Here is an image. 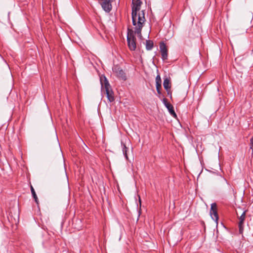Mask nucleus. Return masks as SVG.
<instances>
[{
  "instance_id": "8",
  "label": "nucleus",
  "mask_w": 253,
  "mask_h": 253,
  "mask_svg": "<svg viewBox=\"0 0 253 253\" xmlns=\"http://www.w3.org/2000/svg\"><path fill=\"white\" fill-rule=\"evenodd\" d=\"M246 211H243L242 214L240 216H239V223H238V226H239V233L241 234H242L244 232V221L245 220L246 217Z\"/></svg>"
},
{
  "instance_id": "7",
  "label": "nucleus",
  "mask_w": 253,
  "mask_h": 253,
  "mask_svg": "<svg viewBox=\"0 0 253 253\" xmlns=\"http://www.w3.org/2000/svg\"><path fill=\"white\" fill-rule=\"evenodd\" d=\"M160 49L162 59L163 60H167L168 56V49L166 44L163 42L160 43Z\"/></svg>"
},
{
  "instance_id": "3",
  "label": "nucleus",
  "mask_w": 253,
  "mask_h": 253,
  "mask_svg": "<svg viewBox=\"0 0 253 253\" xmlns=\"http://www.w3.org/2000/svg\"><path fill=\"white\" fill-rule=\"evenodd\" d=\"M136 38L134 35L132 30L128 29L127 35V42L128 46L130 50L133 51L136 49Z\"/></svg>"
},
{
  "instance_id": "14",
  "label": "nucleus",
  "mask_w": 253,
  "mask_h": 253,
  "mask_svg": "<svg viewBox=\"0 0 253 253\" xmlns=\"http://www.w3.org/2000/svg\"><path fill=\"white\" fill-rule=\"evenodd\" d=\"M156 85H161L162 80H161V77H160V76L159 75H158L156 76Z\"/></svg>"
},
{
  "instance_id": "19",
  "label": "nucleus",
  "mask_w": 253,
  "mask_h": 253,
  "mask_svg": "<svg viewBox=\"0 0 253 253\" xmlns=\"http://www.w3.org/2000/svg\"><path fill=\"white\" fill-rule=\"evenodd\" d=\"M9 214L10 215L12 216V211H9Z\"/></svg>"
},
{
  "instance_id": "10",
  "label": "nucleus",
  "mask_w": 253,
  "mask_h": 253,
  "mask_svg": "<svg viewBox=\"0 0 253 253\" xmlns=\"http://www.w3.org/2000/svg\"><path fill=\"white\" fill-rule=\"evenodd\" d=\"M142 1L140 0H136L135 2H132L131 14H138V12H140Z\"/></svg>"
},
{
  "instance_id": "20",
  "label": "nucleus",
  "mask_w": 253,
  "mask_h": 253,
  "mask_svg": "<svg viewBox=\"0 0 253 253\" xmlns=\"http://www.w3.org/2000/svg\"><path fill=\"white\" fill-rule=\"evenodd\" d=\"M140 201H141V199L140 198H139V202H140Z\"/></svg>"
},
{
  "instance_id": "6",
  "label": "nucleus",
  "mask_w": 253,
  "mask_h": 253,
  "mask_svg": "<svg viewBox=\"0 0 253 253\" xmlns=\"http://www.w3.org/2000/svg\"><path fill=\"white\" fill-rule=\"evenodd\" d=\"M210 214L211 218L217 221L218 219V215L217 213V208L216 204L214 203L211 204V208L210 211Z\"/></svg>"
},
{
  "instance_id": "17",
  "label": "nucleus",
  "mask_w": 253,
  "mask_h": 253,
  "mask_svg": "<svg viewBox=\"0 0 253 253\" xmlns=\"http://www.w3.org/2000/svg\"><path fill=\"white\" fill-rule=\"evenodd\" d=\"M161 88V85H156V89H157L158 93L159 94H161V92L160 91Z\"/></svg>"
},
{
  "instance_id": "18",
  "label": "nucleus",
  "mask_w": 253,
  "mask_h": 253,
  "mask_svg": "<svg viewBox=\"0 0 253 253\" xmlns=\"http://www.w3.org/2000/svg\"><path fill=\"white\" fill-rule=\"evenodd\" d=\"M37 204H39V200L37 196L33 197Z\"/></svg>"
},
{
  "instance_id": "9",
  "label": "nucleus",
  "mask_w": 253,
  "mask_h": 253,
  "mask_svg": "<svg viewBox=\"0 0 253 253\" xmlns=\"http://www.w3.org/2000/svg\"><path fill=\"white\" fill-rule=\"evenodd\" d=\"M163 102L165 104V106L167 107L168 110L169 111L170 114L174 118H176L177 115L174 112V108L173 106L169 103L167 102V99L166 98H164L163 99Z\"/></svg>"
},
{
  "instance_id": "4",
  "label": "nucleus",
  "mask_w": 253,
  "mask_h": 253,
  "mask_svg": "<svg viewBox=\"0 0 253 253\" xmlns=\"http://www.w3.org/2000/svg\"><path fill=\"white\" fill-rule=\"evenodd\" d=\"M113 71L115 73L116 75L117 76L118 78L124 81L126 80V77L125 73L119 66H115L113 68Z\"/></svg>"
},
{
  "instance_id": "16",
  "label": "nucleus",
  "mask_w": 253,
  "mask_h": 253,
  "mask_svg": "<svg viewBox=\"0 0 253 253\" xmlns=\"http://www.w3.org/2000/svg\"><path fill=\"white\" fill-rule=\"evenodd\" d=\"M250 149L252 150V155H253V137L250 139Z\"/></svg>"
},
{
  "instance_id": "11",
  "label": "nucleus",
  "mask_w": 253,
  "mask_h": 253,
  "mask_svg": "<svg viewBox=\"0 0 253 253\" xmlns=\"http://www.w3.org/2000/svg\"><path fill=\"white\" fill-rule=\"evenodd\" d=\"M163 85L165 89L169 92V90L170 88V82L168 78H166L164 79Z\"/></svg>"
},
{
  "instance_id": "13",
  "label": "nucleus",
  "mask_w": 253,
  "mask_h": 253,
  "mask_svg": "<svg viewBox=\"0 0 253 253\" xmlns=\"http://www.w3.org/2000/svg\"><path fill=\"white\" fill-rule=\"evenodd\" d=\"M122 145L123 146V152L126 160L128 159L127 155V150L128 148L126 147V145L122 142Z\"/></svg>"
},
{
  "instance_id": "5",
  "label": "nucleus",
  "mask_w": 253,
  "mask_h": 253,
  "mask_svg": "<svg viewBox=\"0 0 253 253\" xmlns=\"http://www.w3.org/2000/svg\"><path fill=\"white\" fill-rule=\"evenodd\" d=\"M102 8L107 12H109L112 9L111 0H98Z\"/></svg>"
},
{
  "instance_id": "2",
  "label": "nucleus",
  "mask_w": 253,
  "mask_h": 253,
  "mask_svg": "<svg viewBox=\"0 0 253 253\" xmlns=\"http://www.w3.org/2000/svg\"><path fill=\"white\" fill-rule=\"evenodd\" d=\"M100 83L101 84V91L106 94L108 100L110 102L114 101L115 100L114 92L105 76L100 77Z\"/></svg>"
},
{
  "instance_id": "1",
  "label": "nucleus",
  "mask_w": 253,
  "mask_h": 253,
  "mask_svg": "<svg viewBox=\"0 0 253 253\" xmlns=\"http://www.w3.org/2000/svg\"><path fill=\"white\" fill-rule=\"evenodd\" d=\"M132 24L135 26V33L140 38L142 37L141 30L146 21L145 11L141 10L138 14H131Z\"/></svg>"
},
{
  "instance_id": "15",
  "label": "nucleus",
  "mask_w": 253,
  "mask_h": 253,
  "mask_svg": "<svg viewBox=\"0 0 253 253\" xmlns=\"http://www.w3.org/2000/svg\"><path fill=\"white\" fill-rule=\"evenodd\" d=\"M30 188H31V193H32L33 197H34L37 196L35 191L32 185H31Z\"/></svg>"
},
{
  "instance_id": "12",
  "label": "nucleus",
  "mask_w": 253,
  "mask_h": 253,
  "mask_svg": "<svg viewBox=\"0 0 253 253\" xmlns=\"http://www.w3.org/2000/svg\"><path fill=\"white\" fill-rule=\"evenodd\" d=\"M154 46V43L151 40H147L146 42V48L148 50H151Z\"/></svg>"
}]
</instances>
